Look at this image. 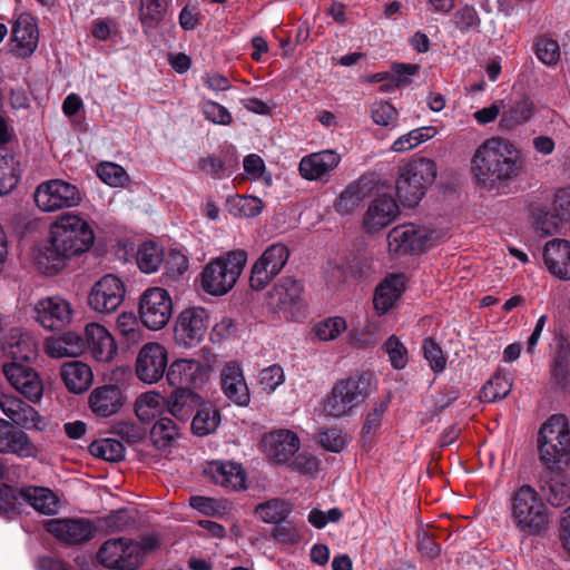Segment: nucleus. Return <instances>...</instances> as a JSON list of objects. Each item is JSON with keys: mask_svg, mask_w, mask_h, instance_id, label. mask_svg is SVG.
<instances>
[{"mask_svg": "<svg viewBox=\"0 0 570 570\" xmlns=\"http://www.w3.org/2000/svg\"><path fill=\"white\" fill-rule=\"evenodd\" d=\"M423 353L433 372L440 373L445 368L446 360L443 355L442 348L433 338L428 337L424 340Z\"/></svg>", "mask_w": 570, "mask_h": 570, "instance_id": "nucleus-59", "label": "nucleus"}, {"mask_svg": "<svg viewBox=\"0 0 570 570\" xmlns=\"http://www.w3.org/2000/svg\"><path fill=\"white\" fill-rule=\"evenodd\" d=\"M534 102L527 96L515 101L508 109L503 110L500 118V127L512 129L528 122L534 112Z\"/></svg>", "mask_w": 570, "mask_h": 570, "instance_id": "nucleus-39", "label": "nucleus"}, {"mask_svg": "<svg viewBox=\"0 0 570 570\" xmlns=\"http://www.w3.org/2000/svg\"><path fill=\"white\" fill-rule=\"evenodd\" d=\"M205 472L215 484L240 491L246 489V475L240 464L235 462L213 461Z\"/></svg>", "mask_w": 570, "mask_h": 570, "instance_id": "nucleus-29", "label": "nucleus"}, {"mask_svg": "<svg viewBox=\"0 0 570 570\" xmlns=\"http://www.w3.org/2000/svg\"><path fill=\"white\" fill-rule=\"evenodd\" d=\"M436 178V165L420 158L400 168L395 190L399 200L409 207L416 206Z\"/></svg>", "mask_w": 570, "mask_h": 570, "instance_id": "nucleus-5", "label": "nucleus"}, {"mask_svg": "<svg viewBox=\"0 0 570 570\" xmlns=\"http://www.w3.org/2000/svg\"><path fill=\"white\" fill-rule=\"evenodd\" d=\"M173 315L171 297L165 288L150 287L139 299V317L149 330L163 328Z\"/></svg>", "mask_w": 570, "mask_h": 570, "instance_id": "nucleus-9", "label": "nucleus"}, {"mask_svg": "<svg viewBox=\"0 0 570 570\" xmlns=\"http://www.w3.org/2000/svg\"><path fill=\"white\" fill-rule=\"evenodd\" d=\"M291 470L301 474H307L314 476L318 471L320 461L314 455L302 452L296 454L291 461H288Z\"/></svg>", "mask_w": 570, "mask_h": 570, "instance_id": "nucleus-64", "label": "nucleus"}, {"mask_svg": "<svg viewBox=\"0 0 570 570\" xmlns=\"http://www.w3.org/2000/svg\"><path fill=\"white\" fill-rule=\"evenodd\" d=\"M542 480L547 481L541 485V493L551 505L561 507L570 501V484L564 481L566 476L558 473Z\"/></svg>", "mask_w": 570, "mask_h": 570, "instance_id": "nucleus-40", "label": "nucleus"}, {"mask_svg": "<svg viewBox=\"0 0 570 570\" xmlns=\"http://www.w3.org/2000/svg\"><path fill=\"white\" fill-rule=\"evenodd\" d=\"M35 202L42 212H55L78 206L81 193L77 186L62 179L41 183L35 191Z\"/></svg>", "mask_w": 570, "mask_h": 570, "instance_id": "nucleus-8", "label": "nucleus"}, {"mask_svg": "<svg viewBox=\"0 0 570 570\" xmlns=\"http://www.w3.org/2000/svg\"><path fill=\"white\" fill-rule=\"evenodd\" d=\"M208 325L209 315L205 308H186L177 318L175 337L180 345L195 346L205 337Z\"/></svg>", "mask_w": 570, "mask_h": 570, "instance_id": "nucleus-15", "label": "nucleus"}, {"mask_svg": "<svg viewBox=\"0 0 570 570\" xmlns=\"http://www.w3.org/2000/svg\"><path fill=\"white\" fill-rule=\"evenodd\" d=\"M550 365L553 382L566 387L570 383V338L562 333L554 335Z\"/></svg>", "mask_w": 570, "mask_h": 570, "instance_id": "nucleus-28", "label": "nucleus"}, {"mask_svg": "<svg viewBox=\"0 0 570 570\" xmlns=\"http://www.w3.org/2000/svg\"><path fill=\"white\" fill-rule=\"evenodd\" d=\"M168 366V355L165 346L150 342L141 346L136 358L137 377L148 384L158 382Z\"/></svg>", "mask_w": 570, "mask_h": 570, "instance_id": "nucleus-14", "label": "nucleus"}, {"mask_svg": "<svg viewBox=\"0 0 570 570\" xmlns=\"http://www.w3.org/2000/svg\"><path fill=\"white\" fill-rule=\"evenodd\" d=\"M86 347L85 338L76 332H67L47 340L46 350L51 357H75Z\"/></svg>", "mask_w": 570, "mask_h": 570, "instance_id": "nucleus-36", "label": "nucleus"}, {"mask_svg": "<svg viewBox=\"0 0 570 570\" xmlns=\"http://www.w3.org/2000/svg\"><path fill=\"white\" fill-rule=\"evenodd\" d=\"M125 293L121 279L108 274L94 284L88 295V304L95 312L111 314L121 305Z\"/></svg>", "mask_w": 570, "mask_h": 570, "instance_id": "nucleus-12", "label": "nucleus"}, {"mask_svg": "<svg viewBox=\"0 0 570 570\" xmlns=\"http://www.w3.org/2000/svg\"><path fill=\"white\" fill-rule=\"evenodd\" d=\"M389 355L391 365L395 370H402L407 364V350L396 335H391L383 345Z\"/></svg>", "mask_w": 570, "mask_h": 570, "instance_id": "nucleus-53", "label": "nucleus"}, {"mask_svg": "<svg viewBox=\"0 0 570 570\" xmlns=\"http://www.w3.org/2000/svg\"><path fill=\"white\" fill-rule=\"evenodd\" d=\"M60 375L68 391L75 394L87 391L94 379L90 366L80 361L66 362Z\"/></svg>", "mask_w": 570, "mask_h": 570, "instance_id": "nucleus-35", "label": "nucleus"}, {"mask_svg": "<svg viewBox=\"0 0 570 570\" xmlns=\"http://www.w3.org/2000/svg\"><path fill=\"white\" fill-rule=\"evenodd\" d=\"M236 166L237 159L233 157H230L229 160H226L213 155L202 158L198 161V168L202 171L212 175L214 178H222L228 168Z\"/></svg>", "mask_w": 570, "mask_h": 570, "instance_id": "nucleus-54", "label": "nucleus"}, {"mask_svg": "<svg viewBox=\"0 0 570 570\" xmlns=\"http://www.w3.org/2000/svg\"><path fill=\"white\" fill-rule=\"evenodd\" d=\"M12 421L24 429H36L41 431L45 428V421L35 407L24 402V406L17 412Z\"/></svg>", "mask_w": 570, "mask_h": 570, "instance_id": "nucleus-61", "label": "nucleus"}, {"mask_svg": "<svg viewBox=\"0 0 570 570\" xmlns=\"http://www.w3.org/2000/svg\"><path fill=\"white\" fill-rule=\"evenodd\" d=\"M111 433L122 441L134 444L144 439L146 431L135 422L119 421L112 424Z\"/></svg>", "mask_w": 570, "mask_h": 570, "instance_id": "nucleus-57", "label": "nucleus"}, {"mask_svg": "<svg viewBox=\"0 0 570 570\" xmlns=\"http://www.w3.org/2000/svg\"><path fill=\"white\" fill-rule=\"evenodd\" d=\"M345 330L346 322L343 317L338 316L321 321L314 327L316 336L322 341L335 340Z\"/></svg>", "mask_w": 570, "mask_h": 570, "instance_id": "nucleus-56", "label": "nucleus"}, {"mask_svg": "<svg viewBox=\"0 0 570 570\" xmlns=\"http://www.w3.org/2000/svg\"><path fill=\"white\" fill-rule=\"evenodd\" d=\"M3 352L11 363L30 362L36 358L38 350L33 336L20 328H12L3 343Z\"/></svg>", "mask_w": 570, "mask_h": 570, "instance_id": "nucleus-30", "label": "nucleus"}, {"mask_svg": "<svg viewBox=\"0 0 570 570\" xmlns=\"http://www.w3.org/2000/svg\"><path fill=\"white\" fill-rule=\"evenodd\" d=\"M3 373L12 387L31 402L43 394V384L37 371L21 363L3 364Z\"/></svg>", "mask_w": 570, "mask_h": 570, "instance_id": "nucleus-17", "label": "nucleus"}, {"mask_svg": "<svg viewBox=\"0 0 570 570\" xmlns=\"http://www.w3.org/2000/svg\"><path fill=\"white\" fill-rule=\"evenodd\" d=\"M12 161V156L7 155L0 158V195L10 193L19 181L13 167L9 164Z\"/></svg>", "mask_w": 570, "mask_h": 570, "instance_id": "nucleus-63", "label": "nucleus"}, {"mask_svg": "<svg viewBox=\"0 0 570 570\" xmlns=\"http://www.w3.org/2000/svg\"><path fill=\"white\" fill-rule=\"evenodd\" d=\"M46 530L67 544H82L95 537V523L85 518L53 519L46 523Z\"/></svg>", "mask_w": 570, "mask_h": 570, "instance_id": "nucleus-16", "label": "nucleus"}, {"mask_svg": "<svg viewBox=\"0 0 570 570\" xmlns=\"http://www.w3.org/2000/svg\"><path fill=\"white\" fill-rule=\"evenodd\" d=\"M247 262V253L236 249L208 263L202 272L203 289L215 296L229 292Z\"/></svg>", "mask_w": 570, "mask_h": 570, "instance_id": "nucleus-6", "label": "nucleus"}, {"mask_svg": "<svg viewBox=\"0 0 570 570\" xmlns=\"http://www.w3.org/2000/svg\"><path fill=\"white\" fill-rule=\"evenodd\" d=\"M20 494L24 502L42 514H53L57 511V498L48 488L23 487Z\"/></svg>", "mask_w": 570, "mask_h": 570, "instance_id": "nucleus-38", "label": "nucleus"}, {"mask_svg": "<svg viewBox=\"0 0 570 570\" xmlns=\"http://www.w3.org/2000/svg\"><path fill=\"white\" fill-rule=\"evenodd\" d=\"M512 518L517 527L529 535L540 534L547 529L546 505L532 487L522 485L513 494Z\"/></svg>", "mask_w": 570, "mask_h": 570, "instance_id": "nucleus-7", "label": "nucleus"}, {"mask_svg": "<svg viewBox=\"0 0 570 570\" xmlns=\"http://www.w3.org/2000/svg\"><path fill=\"white\" fill-rule=\"evenodd\" d=\"M164 262L163 248L153 242L140 245L137 253V264L141 272L154 273Z\"/></svg>", "mask_w": 570, "mask_h": 570, "instance_id": "nucleus-45", "label": "nucleus"}, {"mask_svg": "<svg viewBox=\"0 0 570 570\" xmlns=\"http://www.w3.org/2000/svg\"><path fill=\"white\" fill-rule=\"evenodd\" d=\"M373 376L371 373H356L340 380L324 400V412L328 416L342 417L348 415L354 407L363 403L372 391Z\"/></svg>", "mask_w": 570, "mask_h": 570, "instance_id": "nucleus-4", "label": "nucleus"}, {"mask_svg": "<svg viewBox=\"0 0 570 570\" xmlns=\"http://www.w3.org/2000/svg\"><path fill=\"white\" fill-rule=\"evenodd\" d=\"M166 11L165 0H141L140 19L148 27L157 26L164 18Z\"/></svg>", "mask_w": 570, "mask_h": 570, "instance_id": "nucleus-52", "label": "nucleus"}, {"mask_svg": "<svg viewBox=\"0 0 570 570\" xmlns=\"http://www.w3.org/2000/svg\"><path fill=\"white\" fill-rule=\"evenodd\" d=\"M85 343L91 355L99 362H110L117 354L115 338L100 324L90 323L85 327Z\"/></svg>", "mask_w": 570, "mask_h": 570, "instance_id": "nucleus-24", "label": "nucleus"}, {"mask_svg": "<svg viewBox=\"0 0 570 570\" xmlns=\"http://www.w3.org/2000/svg\"><path fill=\"white\" fill-rule=\"evenodd\" d=\"M20 489L2 484L0 487V514L11 515L21 511Z\"/></svg>", "mask_w": 570, "mask_h": 570, "instance_id": "nucleus-51", "label": "nucleus"}, {"mask_svg": "<svg viewBox=\"0 0 570 570\" xmlns=\"http://www.w3.org/2000/svg\"><path fill=\"white\" fill-rule=\"evenodd\" d=\"M11 41L14 43L12 52L19 58H28L36 51L39 30L29 13H22L16 19L12 26Z\"/></svg>", "mask_w": 570, "mask_h": 570, "instance_id": "nucleus-22", "label": "nucleus"}, {"mask_svg": "<svg viewBox=\"0 0 570 570\" xmlns=\"http://www.w3.org/2000/svg\"><path fill=\"white\" fill-rule=\"evenodd\" d=\"M200 405V396L189 387H175L168 400L169 412L181 422L187 421Z\"/></svg>", "mask_w": 570, "mask_h": 570, "instance_id": "nucleus-37", "label": "nucleus"}, {"mask_svg": "<svg viewBox=\"0 0 570 570\" xmlns=\"http://www.w3.org/2000/svg\"><path fill=\"white\" fill-rule=\"evenodd\" d=\"M304 286L301 281L281 277L268 292L267 304L275 312H287L303 302Z\"/></svg>", "mask_w": 570, "mask_h": 570, "instance_id": "nucleus-20", "label": "nucleus"}, {"mask_svg": "<svg viewBox=\"0 0 570 570\" xmlns=\"http://www.w3.org/2000/svg\"><path fill=\"white\" fill-rule=\"evenodd\" d=\"M433 232L414 224H405L394 227L387 235V244L391 253L405 255L423 252L432 239Z\"/></svg>", "mask_w": 570, "mask_h": 570, "instance_id": "nucleus-13", "label": "nucleus"}, {"mask_svg": "<svg viewBox=\"0 0 570 570\" xmlns=\"http://www.w3.org/2000/svg\"><path fill=\"white\" fill-rule=\"evenodd\" d=\"M520 166L514 144L502 137H492L476 148L471 169L480 187L499 190L518 177Z\"/></svg>", "mask_w": 570, "mask_h": 570, "instance_id": "nucleus-2", "label": "nucleus"}, {"mask_svg": "<svg viewBox=\"0 0 570 570\" xmlns=\"http://www.w3.org/2000/svg\"><path fill=\"white\" fill-rule=\"evenodd\" d=\"M202 110L205 118L215 125L228 126L233 122L232 114L227 108L216 101H205Z\"/></svg>", "mask_w": 570, "mask_h": 570, "instance_id": "nucleus-60", "label": "nucleus"}, {"mask_svg": "<svg viewBox=\"0 0 570 570\" xmlns=\"http://www.w3.org/2000/svg\"><path fill=\"white\" fill-rule=\"evenodd\" d=\"M178 435L175 422L169 417L158 419L150 430V441L159 451H167Z\"/></svg>", "mask_w": 570, "mask_h": 570, "instance_id": "nucleus-41", "label": "nucleus"}, {"mask_svg": "<svg viewBox=\"0 0 570 570\" xmlns=\"http://www.w3.org/2000/svg\"><path fill=\"white\" fill-rule=\"evenodd\" d=\"M191 421V430L196 435L204 436L214 432L220 421L219 412L212 405L199 406Z\"/></svg>", "mask_w": 570, "mask_h": 570, "instance_id": "nucleus-44", "label": "nucleus"}, {"mask_svg": "<svg viewBox=\"0 0 570 570\" xmlns=\"http://www.w3.org/2000/svg\"><path fill=\"white\" fill-rule=\"evenodd\" d=\"M512 384L500 374L494 375L480 391L481 402H495L502 400L511 392Z\"/></svg>", "mask_w": 570, "mask_h": 570, "instance_id": "nucleus-47", "label": "nucleus"}, {"mask_svg": "<svg viewBox=\"0 0 570 570\" xmlns=\"http://www.w3.org/2000/svg\"><path fill=\"white\" fill-rule=\"evenodd\" d=\"M387 409V402L380 401L373 404L372 410L366 414L362 434L363 438H370L374 434L382 424V417Z\"/></svg>", "mask_w": 570, "mask_h": 570, "instance_id": "nucleus-62", "label": "nucleus"}, {"mask_svg": "<svg viewBox=\"0 0 570 570\" xmlns=\"http://www.w3.org/2000/svg\"><path fill=\"white\" fill-rule=\"evenodd\" d=\"M556 207L554 199L551 209L535 219L534 228L540 235L546 236L558 233L560 225L566 223L563 215Z\"/></svg>", "mask_w": 570, "mask_h": 570, "instance_id": "nucleus-49", "label": "nucleus"}, {"mask_svg": "<svg viewBox=\"0 0 570 570\" xmlns=\"http://www.w3.org/2000/svg\"><path fill=\"white\" fill-rule=\"evenodd\" d=\"M88 450L91 455L109 462H119L125 458L126 449L117 439H101L92 441Z\"/></svg>", "mask_w": 570, "mask_h": 570, "instance_id": "nucleus-43", "label": "nucleus"}, {"mask_svg": "<svg viewBox=\"0 0 570 570\" xmlns=\"http://www.w3.org/2000/svg\"><path fill=\"white\" fill-rule=\"evenodd\" d=\"M88 404L97 416L108 417L121 409L124 396L117 385H102L91 391Z\"/></svg>", "mask_w": 570, "mask_h": 570, "instance_id": "nucleus-31", "label": "nucleus"}, {"mask_svg": "<svg viewBox=\"0 0 570 570\" xmlns=\"http://www.w3.org/2000/svg\"><path fill=\"white\" fill-rule=\"evenodd\" d=\"M404 291V276L393 274L379 284L375 289L373 303L379 315L392 309Z\"/></svg>", "mask_w": 570, "mask_h": 570, "instance_id": "nucleus-34", "label": "nucleus"}, {"mask_svg": "<svg viewBox=\"0 0 570 570\" xmlns=\"http://www.w3.org/2000/svg\"><path fill=\"white\" fill-rule=\"evenodd\" d=\"M262 448L269 459L286 463L298 451L299 439L289 430H275L263 436Z\"/></svg>", "mask_w": 570, "mask_h": 570, "instance_id": "nucleus-21", "label": "nucleus"}, {"mask_svg": "<svg viewBox=\"0 0 570 570\" xmlns=\"http://www.w3.org/2000/svg\"><path fill=\"white\" fill-rule=\"evenodd\" d=\"M539 460L551 472L570 464V428L566 415L550 416L538 433Z\"/></svg>", "mask_w": 570, "mask_h": 570, "instance_id": "nucleus-3", "label": "nucleus"}, {"mask_svg": "<svg viewBox=\"0 0 570 570\" xmlns=\"http://www.w3.org/2000/svg\"><path fill=\"white\" fill-rule=\"evenodd\" d=\"M97 559L106 568L136 570L139 568V549L135 540L109 539L99 548Z\"/></svg>", "mask_w": 570, "mask_h": 570, "instance_id": "nucleus-11", "label": "nucleus"}, {"mask_svg": "<svg viewBox=\"0 0 570 570\" xmlns=\"http://www.w3.org/2000/svg\"><path fill=\"white\" fill-rule=\"evenodd\" d=\"M399 215L396 202L386 195L374 198L363 217V226L367 233H376L391 224Z\"/></svg>", "mask_w": 570, "mask_h": 570, "instance_id": "nucleus-23", "label": "nucleus"}, {"mask_svg": "<svg viewBox=\"0 0 570 570\" xmlns=\"http://www.w3.org/2000/svg\"><path fill=\"white\" fill-rule=\"evenodd\" d=\"M341 161V156L331 149L305 156L299 163L301 175L308 179H321L333 170Z\"/></svg>", "mask_w": 570, "mask_h": 570, "instance_id": "nucleus-33", "label": "nucleus"}, {"mask_svg": "<svg viewBox=\"0 0 570 570\" xmlns=\"http://www.w3.org/2000/svg\"><path fill=\"white\" fill-rule=\"evenodd\" d=\"M452 21L461 32L479 31L481 19L473 6L465 4L459 8L452 18Z\"/></svg>", "mask_w": 570, "mask_h": 570, "instance_id": "nucleus-48", "label": "nucleus"}, {"mask_svg": "<svg viewBox=\"0 0 570 570\" xmlns=\"http://www.w3.org/2000/svg\"><path fill=\"white\" fill-rule=\"evenodd\" d=\"M292 512L289 502L283 499H272L256 507V515L265 523H279L285 521Z\"/></svg>", "mask_w": 570, "mask_h": 570, "instance_id": "nucleus-42", "label": "nucleus"}, {"mask_svg": "<svg viewBox=\"0 0 570 570\" xmlns=\"http://www.w3.org/2000/svg\"><path fill=\"white\" fill-rule=\"evenodd\" d=\"M220 385L227 399L239 406H247L250 394L243 371L237 363L227 364L220 374Z\"/></svg>", "mask_w": 570, "mask_h": 570, "instance_id": "nucleus-27", "label": "nucleus"}, {"mask_svg": "<svg viewBox=\"0 0 570 570\" xmlns=\"http://www.w3.org/2000/svg\"><path fill=\"white\" fill-rule=\"evenodd\" d=\"M37 322L49 331L61 330L71 321L72 309L66 299L59 296L46 297L35 306Z\"/></svg>", "mask_w": 570, "mask_h": 570, "instance_id": "nucleus-19", "label": "nucleus"}, {"mask_svg": "<svg viewBox=\"0 0 570 570\" xmlns=\"http://www.w3.org/2000/svg\"><path fill=\"white\" fill-rule=\"evenodd\" d=\"M98 177L111 187H122L129 177L126 170L115 163H101L97 167Z\"/></svg>", "mask_w": 570, "mask_h": 570, "instance_id": "nucleus-50", "label": "nucleus"}, {"mask_svg": "<svg viewBox=\"0 0 570 570\" xmlns=\"http://www.w3.org/2000/svg\"><path fill=\"white\" fill-rule=\"evenodd\" d=\"M371 117L377 125L394 128L397 122V110L389 101H377L372 105Z\"/></svg>", "mask_w": 570, "mask_h": 570, "instance_id": "nucleus-55", "label": "nucleus"}, {"mask_svg": "<svg viewBox=\"0 0 570 570\" xmlns=\"http://www.w3.org/2000/svg\"><path fill=\"white\" fill-rule=\"evenodd\" d=\"M535 55L547 66H552L560 59V48L556 40L543 37L537 41Z\"/></svg>", "mask_w": 570, "mask_h": 570, "instance_id": "nucleus-58", "label": "nucleus"}, {"mask_svg": "<svg viewBox=\"0 0 570 570\" xmlns=\"http://www.w3.org/2000/svg\"><path fill=\"white\" fill-rule=\"evenodd\" d=\"M289 249L282 243L269 245L254 263L249 284L255 291L263 289L286 265Z\"/></svg>", "mask_w": 570, "mask_h": 570, "instance_id": "nucleus-10", "label": "nucleus"}, {"mask_svg": "<svg viewBox=\"0 0 570 570\" xmlns=\"http://www.w3.org/2000/svg\"><path fill=\"white\" fill-rule=\"evenodd\" d=\"M543 261L548 271L556 277L570 279V242L566 239L549 240L543 249Z\"/></svg>", "mask_w": 570, "mask_h": 570, "instance_id": "nucleus-26", "label": "nucleus"}, {"mask_svg": "<svg viewBox=\"0 0 570 570\" xmlns=\"http://www.w3.org/2000/svg\"><path fill=\"white\" fill-rule=\"evenodd\" d=\"M166 379L173 387L197 389L206 383L208 367L196 360H176L169 365Z\"/></svg>", "mask_w": 570, "mask_h": 570, "instance_id": "nucleus-18", "label": "nucleus"}, {"mask_svg": "<svg viewBox=\"0 0 570 570\" xmlns=\"http://www.w3.org/2000/svg\"><path fill=\"white\" fill-rule=\"evenodd\" d=\"M229 213L235 217H255L263 210V202L255 196H235L228 199Z\"/></svg>", "mask_w": 570, "mask_h": 570, "instance_id": "nucleus-46", "label": "nucleus"}, {"mask_svg": "<svg viewBox=\"0 0 570 570\" xmlns=\"http://www.w3.org/2000/svg\"><path fill=\"white\" fill-rule=\"evenodd\" d=\"M94 240V230L85 219L78 215H61L50 228L48 243L38 249L36 265L46 275H57L70 258L87 252Z\"/></svg>", "mask_w": 570, "mask_h": 570, "instance_id": "nucleus-1", "label": "nucleus"}, {"mask_svg": "<svg viewBox=\"0 0 570 570\" xmlns=\"http://www.w3.org/2000/svg\"><path fill=\"white\" fill-rule=\"evenodd\" d=\"M36 448L22 430L0 419V453H12L19 458L32 456Z\"/></svg>", "mask_w": 570, "mask_h": 570, "instance_id": "nucleus-25", "label": "nucleus"}, {"mask_svg": "<svg viewBox=\"0 0 570 570\" xmlns=\"http://www.w3.org/2000/svg\"><path fill=\"white\" fill-rule=\"evenodd\" d=\"M373 189V180L365 177L351 183L335 199V210L341 215L352 214L365 198L372 195Z\"/></svg>", "mask_w": 570, "mask_h": 570, "instance_id": "nucleus-32", "label": "nucleus"}]
</instances>
